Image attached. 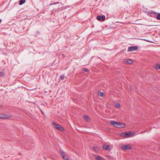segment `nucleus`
<instances>
[{"instance_id":"9d476101","label":"nucleus","mask_w":160,"mask_h":160,"mask_svg":"<svg viewBox=\"0 0 160 160\" xmlns=\"http://www.w3.org/2000/svg\"><path fill=\"white\" fill-rule=\"evenodd\" d=\"M59 152L60 153H61V155H62V158L65 159V158H66V155L65 154V152H63V151L60 150L59 151Z\"/></svg>"},{"instance_id":"2eb2a0df","label":"nucleus","mask_w":160,"mask_h":160,"mask_svg":"<svg viewBox=\"0 0 160 160\" xmlns=\"http://www.w3.org/2000/svg\"><path fill=\"white\" fill-rule=\"evenodd\" d=\"M92 149L93 150L97 152H98L99 150L98 148L97 147H94Z\"/></svg>"},{"instance_id":"cd10ccee","label":"nucleus","mask_w":160,"mask_h":160,"mask_svg":"<svg viewBox=\"0 0 160 160\" xmlns=\"http://www.w3.org/2000/svg\"><path fill=\"white\" fill-rule=\"evenodd\" d=\"M66 160H69V159L68 158H67Z\"/></svg>"},{"instance_id":"6e6552de","label":"nucleus","mask_w":160,"mask_h":160,"mask_svg":"<svg viewBox=\"0 0 160 160\" xmlns=\"http://www.w3.org/2000/svg\"><path fill=\"white\" fill-rule=\"evenodd\" d=\"M105 17L104 15H99L97 17V20H101V19L102 20H105Z\"/></svg>"},{"instance_id":"0eeeda50","label":"nucleus","mask_w":160,"mask_h":160,"mask_svg":"<svg viewBox=\"0 0 160 160\" xmlns=\"http://www.w3.org/2000/svg\"><path fill=\"white\" fill-rule=\"evenodd\" d=\"M52 124L55 125V128L58 130L62 131V129L61 128V127L59 125L57 124L55 122H53Z\"/></svg>"},{"instance_id":"4468645a","label":"nucleus","mask_w":160,"mask_h":160,"mask_svg":"<svg viewBox=\"0 0 160 160\" xmlns=\"http://www.w3.org/2000/svg\"><path fill=\"white\" fill-rule=\"evenodd\" d=\"M104 95V93L102 92H99L98 93V95L101 97H102Z\"/></svg>"},{"instance_id":"f8f14e48","label":"nucleus","mask_w":160,"mask_h":160,"mask_svg":"<svg viewBox=\"0 0 160 160\" xmlns=\"http://www.w3.org/2000/svg\"><path fill=\"white\" fill-rule=\"evenodd\" d=\"M110 147L109 145H103V149L105 150H108Z\"/></svg>"},{"instance_id":"412c9836","label":"nucleus","mask_w":160,"mask_h":160,"mask_svg":"<svg viewBox=\"0 0 160 160\" xmlns=\"http://www.w3.org/2000/svg\"><path fill=\"white\" fill-rule=\"evenodd\" d=\"M83 118L86 120L88 121V117L87 116L84 115L83 116Z\"/></svg>"},{"instance_id":"ddd939ff","label":"nucleus","mask_w":160,"mask_h":160,"mask_svg":"<svg viewBox=\"0 0 160 160\" xmlns=\"http://www.w3.org/2000/svg\"><path fill=\"white\" fill-rule=\"evenodd\" d=\"M125 62L128 64H130L132 63V61L131 59H128L126 60Z\"/></svg>"},{"instance_id":"20e7f679","label":"nucleus","mask_w":160,"mask_h":160,"mask_svg":"<svg viewBox=\"0 0 160 160\" xmlns=\"http://www.w3.org/2000/svg\"><path fill=\"white\" fill-rule=\"evenodd\" d=\"M138 47L137 46H131L128 48V52H131L137 50L138 49Z\"/></svg>"},{"instance_id":"39448f33","label":"nucleus","mask_w":160,"mask_h":160,"mask_svg":"<svg viewBox=\"0 0 160 160\" xmlns=\"http://www.w3.org/2000/svg\"><path fill=\"white\" fill-rule=\"evenodd\" d=\"M121 148L124 150H128L132 149V148L130 145H123L121 146Z\"/></svg>"},{"instance_id":"f3484780","label":"nucleus","mask_w":160,"mask_h":160,"mask_svg":"<svg viewBox=\"0 0 160 160\" xmlns=\"http://www.w3.org/2000/svg\"><path fill=\"white\" fill-rule=\"evenodd\" d=\"M156 16V18L158 20H160V13H158V14L157 13Z\"/></svg>"},{"instance_id":"aec40b11","label":"nucleus","mask_w":160,"mask_h":160,"mask_svg":"<svg viewBox=\"0 0 160 160\" xmlns=\"http://www.w3.org/2000/svg\"><path fill=\"white\" fill-rule=\"evenodd\" d=\"M121 105L119 103H117L115 104V107L118 108H119L120 107Z\"/></svg>"},{"instance_id":"423d86ee","label":"nucleus","mask_w":160,"mask_h":160,"mask_svg":"<svg viewBox=\"0 0 160 160\" xmlns=\"http://www.w3.org/2000/svg\"><path fill=\"white\" fill-rule=\"evenodd\" d=\"M110 124L111 125H112L114 127L118 128L119 122L114 121H111L110 122Z\"/></svg>"},{"instance_id":"dca6fc26","label":"nucleus","mask_w":160,"mask_h":160,"mask_svg":"<svg viewBox=\"0 0 160 160\" xmlns=\"http://www.w3.org/2000/svg\"><path fill=\"white\" fill-rule=\"evenodd\" d=\"M25 2V0H20L19 2V4L20 5H22Z\"/></svg>"},{"instance_id":"5701e85b","label":"nucleus","mask_w":160,"mask_h":160,"mask_svg":"<svg viewBox=\"0 0 160 160\" xmlns=\"http://www.w3.org/2000/svg\"><path fill=\"white\" fill-rule=\"evenodd\" d=\"M64 77H65V76L64 75H61L60 76V78L62 80L64 79Z\"/></svg>"},{"instance_id":"c756f323","label":"nucleus","mask_w":160,"mask_h":160,"mask_svg":"<svg viewBox=\"0 0 160 160\" xmlns=\"http://www.w3.org/2000/svg\"><path fill=\"white\" fill-rule=\"evenodd\" d=\"M0 20H1V19H0Z\"/></svg>"},{"instance_id":"a211bd4d","label":"nucleus","mask_w":160,"mask_h":160,"mask_svg":"<svg viewBox=\"0 0 160 160\" xmlns=\"http://www.w3.org/2000/svg\"><path fill=\"white\" fill-rule=\"evenodd\" d=\"M155 68L156 69H160V65L157 64L155 66Z\"/></svg>"},{"instance_id":"393cba45","label":"nucleus","mask_w":160,"mask_h":160,"mask_svg":"<svg viewBox=\"0 0 160 160\" xmlns=\"http://www.w3.org/2000/svg\"><path fill=\"white\" fill-rule=\"evenodd\" d=\"M108 159H110L111 158V157L110 156H108Z\"/></svg>"},{"instance_id":"7ed1b4c3","label":"nucleus","mask_w":160,"mask_h":160,"mask_svg":"<svg viewBox=\"0 0 160 160\" xmlns=\"http://www.w3.org/2000/svg\"><path fill=\"white\" fill-rule=\"evenodd\" d=\"M11 115L5 114H0V119H6L11 118Z\"/></svg>"},{"instance_id":"c85d7f7f","label":"nucleus","mask_w":160,"mask_h":160,"mask_svg":"<svg viewBox=\"0 0 160 160\" xmlns=\"http://www.w3.org/2000/svg\"><path fill=\"white\" fill-rule=\"evenodd\" d=\"M1 21H0V23L1 22Z\"/></svg>"},{"instance_id":"1a4fd4ad","label":"nucleus","mask_w":160,"mask_h":160,"mask_svg":"<svg viewBox=\"0 0 160 160\" xmlns=\"http://www.w3.org/2000/svg\"><path fill=\"white\" fill-rule=\"evenodd\" d=\"M94 157L97 160H105L102 157L98 155H95Z\"/></svg>"},{"instance_id":"bb28decb","label":"nucleus","mask_w":160,"mask_h":160,"mask_svg":"<svg viewBox=\"0 0 160 160\" xmlns=\"http://www.w3.org/2000/svg\"><path fill=\"white\" fill-rule=\"evenodd\" d=\"M2 106L1 105H0V108L2 107Z\"/></svg>"},{"instance_id":"9b49d317","label":"nucleus","mask_w":160,"mask_h":160,"mask_svg":"<svg viewBox=\"0 0 160 160\" xmlns=\"http://www.w3.org/2000/svg\"><path fill=\"white\" fill-rule=\"evenodd\" d=\"M125 125L123 123H121L119 122V124H118V128H124L125 126Z\"/></svg>"},{"instance_id":"f03ea898","label":"nucleus","mask_w":160,"mask_h":160,"mask_svg":"<svg viewBox=\"0 0 160 160\" xmlns=\"http://www.w3.org/2000/svg\"><path fill=\"white\" fill-rule=\"evenodd\" d=\"M147 13L148 15L151 17L156 18L157 16L156 15L157 13L153 11H148L147 12Z\"/></svg>"},{"instance_id":"a878e982","label":"nucleus","mask_w":160,"mask_h":160,"mask_svg":"<svg viewBox=\"0 0 160 160\" xmlns=\"http://www.w3.org/2000/svg\"><path fill=\"white\" fill-rule=\"evenodd\" d=\"M116 23H122V22H116Z\"/></svg>"},{"instance_id":"f257e3e1","label":"nucleus","mask_w":160,"mask_h":160,"mask_svg":"<svg viewBox=\"0 0 160 160\" xmlns=\"http://www.w3.org/2000/svg\"><path fill=\"white\" fill-rule=\"evenodd\" d=\"M134 132H128L122 133L120 134V136L122 137L125 138H129L135 135Z\"/></svg>"},{"instance_id":"4be33fe9","label":"nucleus","mask_w":160,"mask_h":160,"mask_svg":"<svg viewBox=\"0 0 160 160\" xmlns=\"http://www.w3.org/2000/svg\"><path fill=\"white\" fill-rule=\"evenodd\" d=\"M4 75V72H0V77H2Z\"/></svg>"},{"instance_id":"6ab92c4d","label":"nucleus","mask_w":160,"mask_h":160,"mask_svg":"<svg viewBox=\"0 0 160 160\" xmlns=\"http://www.w3.org/2000/svg\"><path fill=\"white\" fill-rule=\"evenodd\" d=\"M82 70L83 72H87L88 71V70L84 68H83L82 69Z\"/></svg>"},{"instance_id":"b1692460","label":"nucleus","mask_w":160,"mask_h":160,"mask_svg":"<svg viewBox=\"0 0 160 160\" xmlns=\"http://www.w3.org/2000/svg\"><path fill=\"white\" fill-rule=\"evenodd\" d=\"M60 3V2H55V3H52L51 4H50V5H53V4H58V3Z\"/></svg>"}]
</instances>
